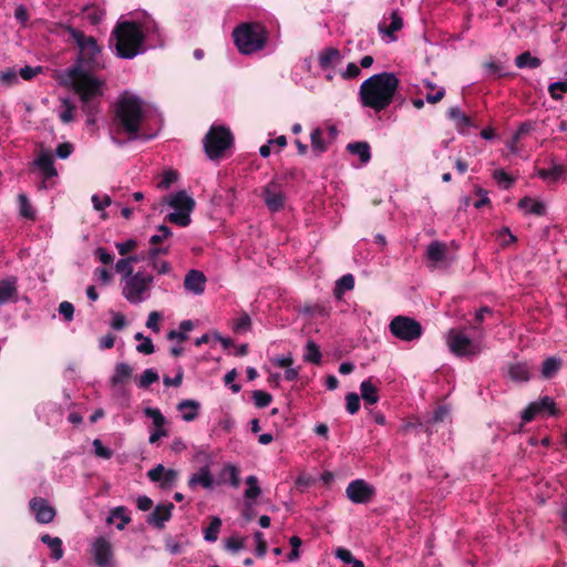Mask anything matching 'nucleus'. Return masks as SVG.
Masks as SVG:
<instances>
[{
    "label": "nucleus",
    "mask_w": 567,
    "mask_h": 567,
    "mask_svg": "<svg viewBox=\"0 0 567 567\" xmlns=\"http://www.w3.org/2000/svg\"><path fill=\"white\" fill-rule=\"evenodd\" d=\"M72 38L79 47L76 63L66 70L63 82L70 84L82 102V110L86 114V123H95L99 109L101 82L91 72L103 66L101 61V48L91 35H85L78 30L71 31Z\"/></svg>",
    "instance_id": "f257e3e1"
},
{
    "label": "nucleus",
    "mask_w": 567,
    "mask_h": 567,
    "mask_svg": "<svg viewBox=\"0 0 567 567\" xmlns=\"http://www.w3.org/2000/svg\"><path fill=\"white\" fill-rule=\"evenodd\" d=\"M113 37L116 55L127 60L161 44L157 27L148 18L142 22L118 21L113 30Z\"/></svg>",
    "instance_id": "f03ea898"
},
{
    "label": "nucleus",
    "mask_w": 567,
    "mask_h": 567,
    "mask_svg": "<svg viewBox=\"0 0 567 567\" xmlns=\"http://www.w3.org/2000/svg\"><path fill=\"white\" fill-rule=\"evenodd\" d=\"M400 84L399 78L391 72L374 74L360 85L359 97L362 106L379 113L392 102Z\"/></svg>",
    "instance_id": "7ed1b4c3"
},
{
    "label": "nucleus",
    "mask_w": 567,
    "mask_h": 567,
    "mask_svg": "<svg viewBox=\"0 0 567 567\" xmlns=\"http://www.w3.org/2000/svg\"><path fill=\"white\" fill-rule=\"evenodd\" d=\"M143 101L134 95H123L116 107L117 126L128 135V141L142 136L138 134L143 121Z\"/></svg>",
    "instance_id": "20e7f679"
},
{
    "label": "nucleus",
    "mask_w": 567,
    "mask_h": 567,
    "mask_svg": "<svg viewBox=\"0 0 567 567\" xmlns=\"http://www.w3.org/2000/svg\"><path fill=\"white\" fill-rule=\"evenodd\" d=\"M233 38L240 53L251 54L264 49L267 31L257 22L243 23L234 30Z\"/></svg>",
    "instance_id": "39448f33"
},
{
    "label": "nucleus",
    "mask_w": 567,
    "mask_h": 567,
    "mask_svg": "<svg viewBox=\"0 0 567 567\" xmlns=\"http://www.w3.org/2000/svg\"><path fill=\"white\" fill-rule=\"evenodd\" d=\"M154 276L145 271H135L133 276L121 279V290L124 299L131 305H141L152 295Z\"/></svg>",
    "instance_id": "423d86ee"
},
{
    "label": "nucleus",
    "mask_w": 567,
    "mask_h": 567,
    "mask_svg": "<svg viewBox=\"0 0 567 567\" xmlns=\"http://www.w3.org/2000/svg\"><path fill=\"white\" fill-rule=\"evenodd\" d=\"M165 202L173 208V212L167 216L168 221L181 227H186L190 224V214L194 210L195 200L185 190L168 195Z\"/></svg>",
    "instance_id": "0eeeda50"
},
{
    "label": "nucleus",
    "mask_w": 567,
    "mask_h": 567,
    "mask_svg": "<svg viewBox=\"0 0 567 567\" xmlns=\"http://www.w3.org/2000/svg\"><path fill=\"white\" fill-rule=\"evenodd\" d=\"M231 144L233 135L223 125H213L204 138V148L210 159L219 158Z\"/></svg>",
    "instance_id": "6e6552de"
},
{
    "label": "nucleus",
    "mask_w": 567,
    "mask_h": 567,
    "mask_svg": "<svg viewBox=\"0 0 567 567\" xmlns=\"http://www.w3.org/2000/svg\"><path fill=\"white\" fill-rule=\"evenodd\" d=\"M445 339L450 351L456 357L474 358L482 352L481 342L471 339L462 331L451 329Z\"/></svg>",
    "instance_id": "1a4fd4ad"
},
{
    "label": "nucleus",
    "mask_w": 567,
    "mask_h": 567,
    "mask_svg": "<svg viewBox=\"0 0 567 567\" xmlns=\"http://www.w3.org/2000/svg\"><path fill=\"white\" fill-rule=\"evenodd\" d=\"M391 334L404 342L419 340L423 334L422 324L414 318L396 316L389 323Z\"/></svg>",
    "instance_id": "9d476101"
},
{
    "label": "nucleus",
    "mask_w": 567,
    "mask_h": 567,
    "mask_svg": "<svg viewBox=\"0 0 567 567\" xmlns=\"http://www.w3.org/2000/svg\"><path fill=\"white\" fill-rule=\"evenodd\" d=\"M59 173L54 166L53 155L50 151L38 152V189H49L56 186Z\"/></svg>",
    "instance_id": "9b49d317"
},
{
    "label": "nucleus",
    "mask_w": 567,
    "mask_h": 567,
    "mask_svg": "<svg viewBox=\"0 0 567 567\" xmlns=\"http://www.w3.org/2000/svg\"><path fill=\"white\" fill-rule=\"evenodd\" d=\"M262 198L266 207L271 213H278L285 208L286 190L278 181H271L262 188Z\"/></svg>",
    "instance_id": "f8f14e48"
},
{
    "label": "nucleus",
    "mask_w": 567,
    "mask_h": 567,
    "mask_svg": "<svg viewBox=\"0 0 567 567\" xmlns=\"http://www.w3.org/2000/svg\"><path fill=\"white\" fill-rule=\"evenodd\" d=\"M346 494L353 504H367L374 497L375 488L364 480L358 478L349 483Z\"/></svg>",
    "instance_id": "ddd939ff"
},
{
    "label": "nucleus",
    "mask_w": 567,
    "mask_h": 567,
    "mask_svg": "<svg viewBox=\"0 0 567 567\" xmlns=\"http://www.w3.org/2000/svg\"><path fill=\"white\" fill-rule=\"evenodd\" d=\"M91 551L99 567H115L112 544L105 537H97L92 543Z\"/></svg>",
    "instance_id": "4468645a"
},
{
    "label": "nucleus",
    "mask_w": 567,
    "mask_h": 567,
    "mask_svg": "<svg viewBox=\"0 0 567 567\" xmlns=\"http://www.w3.org/2000/svg\"><path fill=\"white\" fill-rule=\"evenodd\" d=\"M403 28V19L399 12V10H393L390 14V24L386 25L385 22H380L378 25L379 32L382 34V39L386 42H394L396 37L395 32L400 31Z\"/></svg>",
    "instance_id": "2eb2a0df"
},
{
    "label": "nucleus",
    "mask_w": 567,
    "mask_h": 567,
    "mask_svg": "<svg viewBox=\"0 0 567 567\" xmlns=\"http://www.w3.org/2000/svg\"><path fill=\"white\" fill-rule=\"evenodd\" d=\"M184 287L187 291L199 296L205 291L206 277L199 270H189L184 279Z\"/></svg>",
    "instance_id": "dca6fc26"
},
{
    "label": "nucleus",
    "mask_w": 567,
    "mask_h": 567,
    "mask_svg": "<svg viewBox=\"0 0 567 567\" xmlns=\"http://www.w3.org/2000/svg\"><path fill=\"white\" fill-rule=\"evenodd\" d=\"M173 509V503L157 505L148 515L147 523L156 528H163L165 523L169 520Z\"/></svg>",
    "instance_id": "f3484780"
},
{
    "label": "nucleus",
    "mask_w": 567,
    "mask_h": 567,
    "mask_svg": "<svg viewBox=\"0 0 567 567\" xmlns=\"http://www.w3.org/2000/svg\"><path fill=\"white\" fill-rule=\"evenodd\" d=\"M214 483L209 465L202 466L196 473L192 474L188 480V486L192 489H195L197 486L209 489L214 486Z\"/></svg>",
    "instance_id": "a211bd4d"
},
{
    "label": "nucleus",
    "mask_w": 567,
    "mask_h": 567,
    "mask_svg": "<svg viewBox=\"0 0 567 567\" xmlns=\"http://www.w3.org/2000/svg\"><path fill=\"white\" fill-rule=\"evenodd\" d=\"M322 70H334L342 61L341 52L336 48L323 49L318 56Z\"/></svg>",
    "instance_id": "6ab92c4d"
},
{
    "label": "nucleus",
    "mask_w": 567,
    "mask_h": 567,
    "mask_svg": "<svg viewBox=\"0 0 567 567\" xmlns=\"http://www.w3.org/2000/svg\"><path fill=\"white\" fill-rule=\"evenodd\" d=\"M182 419L185 422H192L198 417L200 403L193 399H186L177 404Z\"/></svg>",
    "instance_id": "aec40b11"
},
{
    "label": "nucleus",
    "mask_w": 567,
    "mask_h": 567,
    "mask_svg": "<svg viewBox=\"0 0 567 567\" xmlns=\"http://www.w3.org/2000/svg\"><path fill=\"white\" fill-rule=\"evenodd\" d=\"M566 166L553 162L551 167L538 169L537 176L546 182L554 183L563 178L566 175Z\"/></svg>",
    "instance_id": "412c9836"
},
{
    "label": "nucleus",
    "mask_w": 567,
    "mask_h": 567,
    "mask_svg": "<svg viewBox=\"0 0 567 567\" xmlns=\"http://www.w3.org/2000/svg\"><path fill=\"white\" fill-rule=\"evenodd\" d=\"M447 251L446 244L434 240L429 244L425 250V255L430 261H432L434 265H437L439 262H442L445 259Z\"/></svg>",
    "instance_id": "4be33fe9"
},
{
    "label": "nucleus",
    "mask_w": 567,
    "mask_h": 567,
    "mask_svg": "<svg viewBox=\"0 0 567 567\" xmlns=\"http://www.w3.org/2000/svg\"><path fill=\"white\" fill-rule=\"evenodd\" d=\"M41 542L47 545L50 550V557L58 561L63 557V543L60 537H52L48 534L41 536Z\"/></svg>",
    "instance_id": "5701e85b"
},
{
    "label": "nucleus",
    "mask_w": 567,
    "mask_h": 567,
    "mask_svg": "<svg viewBox=\"0 0 567 567\" xmlns=\"http://www.w3.org/2000/svg\"><path fill=\"white\" fill-rule=\"evenodd\" d=\"M508 375L515 382H526L530 379V369L525 362L512 363L508 367Z\"/></svg>",
    "instance_id": "b1692460"
},
{
    "label": "nucleus",
    "mask_w": 567,
    "mask_h": 567,
    "mask_svg": "<svg viewBox=\"0 0 567 567\" xmlns=\"http://www.w3.org/2000/svg\"><path fill=\"white\" fill-rule=\"evenodd\" d=\"M347 151L351 155L359 157L362 164H368L371 159V148L367 142H354L347 145Z\"/></svg>",
    "instance_id": "393cba45"
},
{
    "label": "nucleus",
    "mask_w": 567,
    "mask_h": 567,
    "mask_svg": "<svg viewBox=\"0 0 567 567\" xmlns=\"http://www.w3.org/2000/svg\"><path fill=\"white\" fill-rule=\"evenodd\" d=\"M146 260L148 267L158 276L168 275L172 272V265L167 260L161 259L157 256L152 258L151 254L146 252L143 257Z\"/></svg>",
    "instance_id": "a878e982"
},
{
    "label": "nucleus",
    "mask_w": 567,
    "mask_h": 567,
    "mask_svg": "<svg viewBox=\"0 0 567 567\" xmlns=\"http://www.w3.org/2000/svg\"><path fill=\"white\" fill-rule=\"evenodd\" d=\"M131 517L126 513V508L123 506H117L111 509L110 516L107 517V523L115 524L116 528L122 530L130 523Z\"/></svg>",
    "instance_id": "bb28decb"
},
{
    "label": "nucleus",
    "mask_w": 567,
    "mask_h": 567,
    "mask_svg": "<svg viewBox=\"0 0 567 567\" xmlns=\"http://www.w3.org/2000/svg\"><path fill=\"white\" fill-rule=\"evenodd\" d=\"M518 207L525 213V214H533V215H544L546 212L545 205L536 199L524 197L518 202Z\"/></svg>",
    "instance_id": "cd10ccee"
},
{
    "label": "nucleus",
    "mask_w": 567,
    "mask_h": 567,
    "mask_svg": "<svg viewBox=\"0 0 567 567\" xmlns=\"http://www.w3.org/2000/svg\"><path fill=\"white\" fill-rule=\"evenodd\" d=\"M449 117L455 122L458 131L464 132L472 125L470 117L458 106L449 110Z\"/></svg>",
    "instance_id": "c85d7f7f"
},
{
    "label": "nucleus",
    "mask_w": 567,
    "mask_h": 567,
    "mask_svg": "<svg viewBox=\"0 0 567 567\" xmlns=\"http://www.w3.org/2000/svg\"><path fill=\"white\" fill-rule=\"evenodd\" d=\"M311 150L316 155L324 153L328 148V144L323 137V131L320 127L312 130L310 134Z\"/></svg>",
    "instance_id": "c756f323"
},
{
    "label": "nucleus",
    "mask_w": 567,
    "mask_h": 567,
    "mask_svg": "<svg viewBox=\"0 0 567 567\" xmlns=\"http://www.w3.org/2000/svg\"><path fill=\"white\" fill-rule=\"evenodd\" d=\"M361 396L368 404H375L379 401L378 390L370 380H364L360 384Z\"/></svg>",
    "instance_id": "7c9ffc66"
},
{
    "label": "nucleus",
    "mask_w": 567,
    "mask_h": 567,
    "mask_svg": "<svg viewBox=\"0 0 567 567\" xmlns=\"http://www.w3.org/2000/svg\"><path fill=\"white\" fill-rule=\"evenodd\" d=\"M321 351L313 340H308L305 347L303 360L313 364L321 363Z\"/></svg>",
    "instance_id": "2f4dec72"
},
{
    "label": "nucleus",
    "mask_w": 567,
    "mask_h": 567,
    "mask_svg": "<svg viewBox=\"0 0 567 567\" xmlns=\"http://www.w3.org/2000/svg\"><path fill=\"white\" fill-rule=\"evenodd\" d=\"M540 64L542 61L538 58L533 56L529 51H525L515 58V65L518 69H537Z\"/></svg>",
    "instance_id": "473e14b6"
},
{
    "label": "nucleus",
    "mask_w": 567,
    "mask_h": 567,
    "mask_svg": "<svg viewBox=\"0 0 567 567\" xmlns=\"http://www.w3.org/2000/svg\"><path fill=\"white\" fill-rule=\"evenodd\" d=\"M55 517V509L44 499H38V523L49 524Z\"/></svg>",
    "instance_id": "72a5a7b5"
},
{
    "label": "nucleus",
    "mask_w": 567,
    "mask_h": 567,
    "mask_svg": "<svg viewBox=\"0 0 567 567\" xmlns=\"http://www.w3.org/2000/svg\"><path fill=\"white\" fill-rule=\"evenodd\" d=\"M132 374V369L127 363L121 362L115 365L113 375L111 377V383L113 385L125 382Z\"/></svg>",
    "instance_id": "f704fd0d"
},
{
    "label": "nucleus",
    "mask_w": 567,
    "mask_h": 567,
    "mask_svg": "<svg viewBox=\"0 0 567 567\" xmlns=\"http://www.w3.org/2000/svg\"><path fill=\"white\" fill-rule=\"evenodd\" d=\"M246 484H247V488L244 493V497L245 499L247 501H256L260 494H261V488L258 484V478L257 476L255 475H249L246 477Z\"/></svg>",
    "instance_id": "c9c22d12"
},
{
    "label": "nucleus",
    "mask_w": 567,
    "mask_h": 567,
    "mask_svg": "<svg viewBox=\"0 0 567 567\" xmlns=\"http://www.w3.org/2000/svg\"><path fill=\"white\" fill-rule=\"evenodd\" d=\"M561 367V360L555 357L547 358L542 367V375L545 379L553 378Z\"/></svg>",
    "instance_id": "e433bc0d"
},
{
    "label": "nucleus",
    "mask_w": 567,
    "mask_h": 567,
    "mask_svg": "<svg viewBox=\"0 0 567 567\" xmlns=\"http://www.w3.org/2000/svg\"><path fill=\"white\" fill-rule=\"evenodd\" d=\"M220 475L223 478L228 480L230 486H233L234 488L239 487V485H240L239 470L236 465L226 464L223 467Z\"/></svg>",
    "instance_id": "4c0bfd02"
},
{
    "label": "nucleus",
    "mask_w": 567,
    "mask_h": 567,
    "mask_svg": "<svg viewBox=\"0 0 567 567\" xmlns=\"http://www.w3.org/2000/svg\"><path fill=\"white\" fill-rule=\"evenodd\" d=\"M221 527V519L218 516H214L209 525L204 529V538L208 543H214L218 538V534Z\"/></svg>",
    "instance_id": "58836bf2"
},
{
    "label": "nucleus",
    "mask_w": 567,
    "mask_h": 567,
    "mask_svg": "<svg viewBox=\"0 0 567 567\" xmlns=\"http://www.w3.org/2000/svg\"><path fill=\"white\" fill-rule=\"evenodd\" d=\"M17 110L21 114L22 122L28 128L33 125V106L29 102H20L17 104Z\"/></svg>",
    "instance_id": "ea45409f"
},
{
    "label": "nucleus",
    "mask_w": 567,
    "mask_h": 567,
    "mask_svg": "<svg viewBox=\"0 0 567 567\" xmlns=\"http://www.w3.org/2000/svg\"><path fill=\"white\" fill-rule=\"evenodd\" d=\"M74 105L68 99H64L62 100L60 110L58 112L59 118L65 124L70 123L74 118Z\"/></svg>",
    "instance_id": "a19ab883"
},
{
    "label": "nucleus",
    "mask_w": 567,
    "mask_h": 567,
    "mask_svg": "<svg viewBox=\"0 0 567 567\" xmlns=\"http://www.w3.org/2000/svg\"><path fill=\"white\" fill-rule=\"evenodd\" d=\"M354 287V278L351 274L343 275L336 285L334 293L340 298L344 291L352 290Z\"/></svg>",
    "instance_id": "79ce46f5"
},
{
    "label": "nucleus",
    "mask_w": 567,
    "mask_h": 567,
    "mask_svg": "<svg viewBox=\"0 0 567 567\" xmlns=\"http://www.w3.org/2000/svg\"><path fill=\"white\" fill-rule=\"evenodd\" d=\"M194 328V324L190 320H184L179 324V331L172 330L168 332L167 338L169 340L178 339V340H186L187 339V332L192 331Z\"/></svg>",
    "instance_id": "37998d69"
},
{
    "label": "nucleus",
    "mask_w": 567,
    "mask_h": 567,
    "mask_svg": "<svg viewBox=\"0 0 567 567\" xmlns=\"http://www.w3.org/2000/svg\"><path fill=\"white\" fill-rule=\"evenodd\" d=\"M18 203L20 215L27 219H34V213L32 210L30 200L25 194H19Z\"/></svg>",
    "instance_id": "c03bdc74"
},
{
    "label": "nucleus",
    "mask_w": 567,
    "mask_h": 567,
    "mask_svg": "<svg viewBox=\"0 0 567 567\" xmlns=\"http://www.w3.org/2000/svg\"><path fill=\"white\" fill-rule=\"evenodd\" d=\"M534 404H536V409H538L540 413H546L547 415L556 414V404L549 396H544L539 401L534 402Z\"/></svg>",
    "instance_id": "a18cd8bd"
},
{
    "label": "nucleus",
    "mask_w": 567,
    "mask_h": 567,
    "mask_svg": "<svg viewBox=\"0 0 567 567\" xmlns=\"http://www.w3.org/2000/svg\"><path fill=\"white\" fill-rule=\"evenodd\" d=\"M144 414H145V416H147L152 420L154 427H164L165 426L166 420L159 409L145 408Z\"/></svg>",
    "instance_id": "49530a36"
},
{
    "label": "nucleus",
    "mask_w": 567,
    "mask_h": 567,
    "mask_svg": "<svg viewBox=\"0 0 567 567\" xmlns=\"http://www.w3.org/2000/svg\"><path fill=\"white\" fill-rule=\"evenodd\" d=\"M548 93L553 100H561V93H567V80L550 83L548 85Z\"/></svg>",
    "instance_id": "de8ad7c7"
},
{
    "label": "nucleus",
    "mask_w": 567,
    "mask_h": 567,
    "mask_svg": "<svg viewBox=\"0 0 567 567\" xmlns=\"http://www.w3.org/2000/svg\"><path fill=\"white\" fill-rule=\"evenodd\" d=\"M172 236V230L165 226L161 225L156 229V234L152 235L150 238L151 246H157L158 244L163 243L165 239L169 238Z\"/></svg>",
    "instance_id": "09e8293b"
},
{
    "label": "nucleus",
    "mask_w": 567,
    "mask_h": 567,
    "mask_svg": "<svg viewBox=\"0 0 567 567\" xmlns=\"http://www.w3.org/2000/svg\"><path fill=\"white\" fill-rule=\"evenodd\" d=\"M158 380V374L153 369H146L140 377L137 385L141 389H146Z\"/></svg>",
    "instance_id": "8fccbe9b"
},
{
    "label": "nucleus",
    "mask_w": 567,
    "mask_h": 567,
    "mask_svg": "<svg viewBox=\"0 0 567 567\" xmlns=\"http://www.w3.org/2000/svg\"><path fill=\"white\" fill-rule=\"evenodd\" d=\"M252 400L257 408L262 409V408L268 406L271 403L272 396L268 392H265L261 390H255L252 392Z\"/></svg>",
    "instance_id": "3c124183"
},
{
    "label": "nucleus",
    "mask_w": 567,
    "mask_h": 567,
    "mask_svg": "<svg viewBox=\"0 0 567 567\" xmlns=\"http://www.w3.org/2000/svg\"><path fill=\"white\" fill-rule=\"evenodd\" d=\"M251 319L247 313H243L237 319L234 320L233 329L237 333L247 332L250 329Z\"/></svg>",
    "instance_id": "603ef678"
},
{
    "label": "nucleus",
    "mask_w": 567,
    "mask_h": 567,
    "mask_svg": "<svg viewBox=\"0 0 567 567\" xmlns=\"http://www.w3.org/2000/svg\"><path fill=\"white\" fill-rule=\"evenodd\" d=\"M114 268L117 274L122 275V278H127L135 274L133 267L130 265V260L125 259L124 257L120 258L115 262Z\"/></svg>",
    "instance_id": "864d4df0"
},
{
    "label": "nucleus",
    "mask_w": 567,
    "mask_h": 567,
    "mask_svg": "<svg viewBox=\"0 0 567 567\" xmlns=\"http://www.w3.org/2000/svg\"><path fill=\"white\" fill-rule=\"evenodd\" d=\"M16 288L9 281L0 282V305L8 302L14 295Z\"/></svg>",
    "instance_id": "5fc2aeb1"
},
{
    "label": "nucleus",
    "mask_w": 567,
    "mask_h": 567,
    "mask_svg": "<svg viewBox=\"0 0 567 567\" xmlns=\"http://www.w3.org/2000/svg\"><path fill=\"white\" fill-rule=\"evenodd\" d=\"M493 178L505 189H508L514 182L513 178L504 169H496L493 173Z\"/></svg>",
    "instance_id": "6e6d98bb"
},
{
    "label": "nucleus",
    "mask_w": 567,
    "mask_h": 567,
    "mask_svg": "<svg viewBox=\"0 0 567 567\" xmlns=\"http://www.w3.org/2000/svg\"><path fill=\"white\" fill-rule=\"evenodd\" d=\"M496 237L501 241V245L504 247L516 241V237L512 234L508 227H503L497 230Z\"/></svg>",
    "instance_id": "4d7b16f0"
},
{
    "label": "nucleus",
    "mask_w": 567,
    "mask_h": 567,
    "mask_svg": "<svg viewBox=\"0 0 567 567\" xmlns=\"http://www.w3.org/2000/svg\"><path fill=\"white\" fill-rule=\"evenodd\" d=\"M74 151V146L70 142L60 143L55 148V156L60 159L69 158Z\"/></svg>",
    "instance_id": "13d9d810"
},
{
    "label": "nucleus",
    "mask_w": 567,
    "mask_h": 567,
    "mask_svg": "<svg viewBox=\"0 0 567 567\" xmlns=\"http://www.w3.org/2000/svg\"><path fill=\"white\" fill-rule=\"evenodd\" d=\"M115 247L118 254L125 257L137 247V241L135 239H127L124 241L115 243Z\"/></svg>",
    "instance_id": "bf43d9fd"
},
{
    "label": "nucleus",
    "mask_w": 567,
    "mask_h": 567,
    "mask_svg": "<svg viewBox=\"0 0 567 567\" xmlns=\"http://www.w3.org/2000/svg\"><path fill=\"white\" fill-rule=\"evenodd\" d=\"M177 179V173L168 169L165 171L162 175L161 181L157 184V187L161 189H167L169 186Z\"/></svg>",
    "instance_id": "052dcab7"
},
{
    "label": "nucleus",
    "mask_w": 567,
    "mask_h": 567,
    "mask_svg": "<svg viewBox=\"0 0 567 567\" xmlns=\"http://www.w3.org/2000/svg\"><path fill=\"white\" fill-rule=\"evenodd\" d=\"M104 11L99 9V8H95V7H92V8H86L85 9V16L87 18V20L92 23V24H97L100 23L103 18H104Z\"/></svg>",
    "instance_id": "680f3d73"
},
{
    "label": "nucleus",
    "mask_w": 567,
    "mask_h": 567,
    "mask_svg": "<svg viewBox=\"0 0 567 567\" xmlns=\"http://www.w3.org/2000/svg\"><path fill=\"white\" fill-rule=\"evenodd\" d=\"M94 276L97 281L104 286L110 285L113 281V276L106 268L97 267L94 269Z\"/></svg>",
    "instance_id": "e2e57ef3"
},
{
    "label": "nucleus",
    "mask_w": 567,
    "mask_h": 567,
    "mask_svg": "<svg viewBox=\"0 0 567 567\" xmlns=\"http://www.w3.org/2000/svg\"><path fill=\"white\" fill-rule=\"evenodd\" d=\"M346 402H347V411L350 413V414H354L359 411L360 409V398L357 393H349L347 396H346Z\"/></svg>",
    "instance_id": "0e129e2a"
},
{
    "label": "nucleus",
    "mask_w": 567,
    "mask_h": 567,
    "mask_svg": "<svg viewBox=\"0 0 567 567\" xmlns=\"http://www.w3.org/2000/svg\"><path fill=\"white\" fill-rule=\"evenodd\" d=\"M162 319V315L158 311H152L148 313L146 320V327L154 331L155 333L159 332V321Z\"/></svg>",
    "instance_id": "69168bd1"
},
{
    "label": "nucleus",
    "mask_w": 567,
    "mask_h": 567,
    "mask_svg": "<svg viewBox=\"0 0 567 567\" xmlns=\"http://www.w3.org/2000/svg\"><path fill=\"white\" fill-rule=\"evenodd\" d=\"M94 257L103 265H111L114 261V256L103 247L94 250Z\"/></svg>",
    "instance_id": "338daca9"
},
{
    "label": "nucleus",
    "mask_w": 567,
    "mask_h": 567,
    "mask_svg": "<svg viewBox=\"0 0 567 567\" xmlns=\"http://www.w3.org/2000/svg\"><path fill=\"white\" fill-rule=\"evenodd\" d=\"M93 449H94V453L99 457H102L105 460H109L112 457V454H113L112 451L109 447L104 446L99 439H95L93 441Z\"/></svg>",
    "instance_id": "774afa93"
}]
</instances>
